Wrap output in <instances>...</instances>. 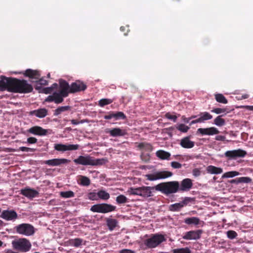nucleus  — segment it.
<instances>
[{"label":"nucleus","mask_w":253,"mask_h":253,"mask_svg":"<svg viewBox=\"0 0 253 253\" xmlns=\"http://www.w3.org/2000/svg\"><path fill=\"white\" fill-rule=\"evenodd\" d=\"M20 79L0 76V90H7L10 92L18 93Z\"/></svg>","instance_id":"1"},{"label":"nucleus","mask_w":253,"mask_h":253,"mask_svg":"<svg viewBox=\"0 0 253 253\" xmlns=\"http://www.w3.org/2000/svg\"><path fill=\"white\" fill-rule=\"evenodd\" d=\"M155 190L162 193L169 195L179 191V183L177 181H172L160 183L155 186Z\"/></svg>","instance_id":"2"},{"label":"nucleus","mask_w":253,"mask_h":253,"mask_svg":"<svg viewBox=\"0 0 253 253\" xmlns=\"http://www.w3.org/2000/svg\"><path fill=\"white\" fill-rule=\"evenodd\" d=\"M104 160L95 159L89 155L80 156L74 160V162L77 165L84 166H99L103 164Z\"/></svg>","instance_id":"3"},{"label":"nucleus","mask_w":253,"mask_h":253,"mask_svg":"<svg viewBox=\"0 0 253 253\" xmlns=\"http://www.w3.org/2000/svg\"><path fill=\"white\" fill-rule=\"evenodd\" d=\"M164 235L160 234H152L150 238L144 240V245L149 249L155 248L165 241Z\"/></svg>","instance_id":"4"},{"label":"nucleus","mask_w":253,"mask_h":253,"mask_svg":"<svg viewBox=\"0 0 253 253\" xmlns=\"http://www.w3.org/2000/svg\"><path fill=\"white\" fill-rule=\"evenodd\" d=\"M16 233L30 236L34 234L35 232L34 227L29 223H21L15 226L13 228Z\"/></svg>","instance_id":"5"},{"label":"nucleus","mask_w":253,"mask_h":253,"mask_svg":"<svg viewBox=\"0 0 253 253\" xmlns=\"http://www.w3.org/2000/svg\"><path fill=\"white\" fill-rule=\"evenodd\" d=\"M12 245L15 250L22 252H28L32 246L30 241L26 238L12 241Z\"/></svg>","instance_id":"6"},{"label":"nucleus","mask_w":253,"mask_h":253,"mask_svg":"<svg viewBox=\"0 0 253 253\" xmlns=\"http://www.w3.org/2000/svg\"><path fill=\"white\" fill-rule=\"evenodd\" d=\"M116 207L107 203L97 204L91 206L90 210L94 212L106 213L115 211Z\"/></svg>","instance_id":"7"},{"label":"nucleus","mask_w":253,"mask_h":253,"mask_svg":"<svg viewBox=\"0 0 253 253\" xmlns=\"http://www.w3.org/2000/svg\"><path fill=\"white\" fill-rule=\"evenodd\" d=\"M172 173L168 171H159L151 174L145 175V177L149 181H155L165 179L172 175Z\"/></svg>","instance_id":"8"},{"label":"nucleus","mask_w":253,"mask_h":253,"mask_svg":"<svg viewBox=\"0 0 253 253\" xmlns=\"http://www.w3.org/2000/svg\"><path fill=\"white\" fill-rule=\"evenodd\" d=\"M66 97L59 91H55L51 95L48 96L45 99V102H54L58 104L64 101V98Z\"/></svg>","instance_id":"9"},{"label":"nucleus","mask_w":253,"mask_h":253,"mask_svg":"<svg viewBox=\"0 0 253 253\" xmlns=\"http://www.w3.org/2000/svg\"><path fill=\"white\" fill-rule=\"evenodd\" d=\"M224 155L229 160L235 159L237 158L244 157L247 155V152L243 150L239 149L227 151L225 153Z\"/></svg>","instance_id":"10"},{"label":"nucleus","mask_w":253,"mask_h":253,"mask_svg":"<svg viewBox=\"0 0 253 253\" xmlns=\"http://www.w3.org/2000/svg\"><path fill=\"white\" fill-rule=\"evenodd\" d=\"M79 148L78 144H63L61 143L55 144L54 148L55 150L59 152H65L66 151H73L78 150Z\"/></svg>","instance_id":"11"},{"label":"nucleus","mask_w":253,"mask_h":253,"mask_svg":"<svg viewBox=\"0 0 253 253\" xmlns=\"http://www.w3.org/2000/svg\"><path fill=\"white\" fill-rule=\"evenodd\" d=\"M203 231L202 229H198L197 230H191L188 232H185L182 238L185 240H198L199 239L201 235L203 233Z\"/></svg>","instance_id":"12"},{"label":"nucleus","mask_w":253,"mask_h":253,"mask_svg":"<svg viewBox=\"0 0 253 253\" xmlns=\"http://www.w3.org/2000/svg\"><path fill=\"white\" fill-rule=\"evenodd\" d=\"M33 90L32 85L28 83L25 80H20L18 93H28L31 92Z\"/></svg>","instance_id":"13"},{"label":"nucleus","mask_w":253,"mask_h":253,"mask_svg":"<svg viewBox=\"0 0 253 253\" xmlns=\"http://www.w3.org/2000/svg\"><path fill=\"white\" fill-rule=\"evenodd\" d=\"M58 91L66 97L70 93V85L66 81L63 79H60L59 80Z\"/></svg>","instance_id":"14"},{"label":"nucleus","mask_w":253,"mask_h":253,"mask_svg":"<svg viewBox=\"0 0 253 253\" xmlns=\"http://www.w3.org/2000/svg\"><path fill=\"white\" fill-rule=\"evenodd\" d=\"M86 85L84 83L79 80L76 81L70 85V93L84 91L86 89Z\"/></svg>","instance_id":"15"},{"label":"nucleus","mask_w":253,"mask_h":253,"mask_svg":"<svg viewBox=\"0 0 253 253\" xmlns=\"http://www.w3.org/2000/svg\"><path fill=\"white\" fill-rule=\"evenodd\" d=\"M0 217L7 221L15 220L18 218V214L14 210H3Z\"/></svg>","instance_id":"16"},{"label":"nucleus","mask_w":253,"mask_h":253,"mask_svg":"<svg viewBox=\"0 0 253 253\" xmlns=\"http://www.w3.org/2000/svg\"><path fill=\"white\" fill-rule=\"evenodd\" d=\"M197 133L201 134L202 135H213L218 134L219 131L215 127H210L208 128H199L197 129Z\"/></svg>","instance_id":"17"},{"label":"nucleus","mask_w":253,"mask_h":253,"mask_svg":"<svg viewBox=\"0 0 253 253\" xmlns=\"http://www.w3.org/2000/svg\"><path fill=\"white\" fill-rule=\"evenodd\" d=\"M107 133H109L113 137L124 136L127 134L126 129H121L119 127H115L112 129H107L106 130Z\"/></svg>","instance_id":"18"},{"label":"nucleus","mask_w":253,"mask_h":253,"mask_svg":"<svg viewBox=\"0 0 253 253\" xmlns=\"http://www.w3.org/2000/svg\"><path fill=\"white\" fill-rule=\"evenodd\" d=\"M20 194L29 199H33L39 196V192L34 189L25 188L20 190Z\"/></svg>","instance_id":"19"},{"label":"nucleus","mask_w":253,"mask_h":253,"mask_svg":"<svg viewBox=\"0 0 253 253\" xmlns=\"http://www.w3.org/2000/svg\"><path fill=\"white\" fill-rule=\"evenodd\" d=\"M193 186L192 180L190 178H185L183 179L180 184H179V191H188Z\"/></svg>","instance_id":"20"},{"label":"nucleus","mask_w":253,"mask_h":253,"mask_svg":"<svg viewBox=\"0 0 253 253\" xmlns=\"http://www.w3.org/2000/svg\"><path fill=\"white\" fill-rule=\"evenodd\" d=\"M27 131L32 134L39 136H44L47 134V130L38 126L30 128Z\"/></svg>","instance_id":"21"},{"label":"nucleus","mask_w":253,"mask_h":253,"mask_svg":"<svg viewBox=\"0 0 253 253\" xmlns=\"http://www.w3.org/2000/svg\"><path fill=\"white\" fill-rule=\"evenodd\" d=\"M23 75L24 76L31 79L32 81H36L41 77V73L39 71L31 69H27L23 73Z\"/></svg>","instance_id":"22"},{"label":"nucleus","mask_w":253,"mask_h":253,"mask_svg":"<svg viewBox=\"0 0 253 253\" xmlns=\"http://www.w3.org/2000/svg\"><path fill=\"white\" fill-rule=\"evenodd\" d=\"M68 162L69 161L66 159H53L44 161L43 163L48 166H57Z\"/></svg>","instance_id":"23"},{"label":"nucleus","mask_w":253,"mask_h":253,"mask_svg":"<svg viewBox=\"0 0 253 253\" xmlns=\"http://www.w3.org/2000/svg\"><path fill=\"white\" fill-rule=\"evenodd\" d=\"M48 111L45 108H40L29 112L31 116H35L39 118H43L47 115Z\"/></svg>","instance_id":"24"},{"label":"nucleus","mask_w":253,"mask_h":253,"mask_svg":"<svg viewBox=\"0 0 253 253\" xmlns=\"http://www.w3.org/2000/svg\"><path fill=\"white\" fill-rule=\"evenodd\" d=\"M180 145L184 148L190 149L194 146L195 143L190 140V136H186L181 139Z\"/></svg>","instance_id":"25"},{"label":"nucleus","mask_w":253,"mask_h":253,"mask_svg":"<svg viewBox=\"0 0 253 253\" xmlns=\"http://www.w3.org/2000/svg\"><path fill=\"white\" fill-rule=\"evenodd\" d=\"M155 190V186H142L141 187V196L143 197H148L152 196V190Z\"/></svg>","instance_id":"26"},{"label":"nucleus","mask_w":253,"mask_h":253,"mask_svg":"<svg viewBox=\"0 0 253 253\" xmlns=\"http://www.w3.org/2000/svg\"><path fill=\"white\" fill-rule=\"evenodd\" d=\"M184 223L188 225H197L198 224H200L201 223H202V226H203L204 223V221H201L200 219L197 217H187L184 219Z\"/></svg>","instance_id":"27"},{"label":"nucleus","mask_w":253,"mask_h":253,"mask_svg":"<svg viewBox=\"0 0 253 253\" xmlns=\"http://www.w3.org/2000/svg\"><path fill=\"white\" fill-rule=\"evenodd\" d=\"M208 173L213 174H220L223 172V169L221 168L216 167L214 166L210 165L206 168Z\"/></svg>","instance_id":"28"},{"label":"nucleus","mask_w":253,"mask_h":253,"mask_svg":"<svg viewBox=\"0 0 253 253\" xmlns=\"http://www.w3.org/2000/svg\"><path fill=\"white\" fill-rule=\"evenodd\" d=\"M32 82L36 83L35 89L38 90H40L42 89V85H46L48 84L47 81L44 79L43 78L41 77L36 81H32Z\"/></svg>","instance_id":"29"},{"label":"nucleus","mask_w":253,"mask_h":253,"mask_svg":"<svg viewBox=\"0 0 253 253\" xmlns=\"http://www.w3.org/2000/svg\"><path fill=\"white\" fill-rule=\"evenodd\" d=\"M156 156L161 160H169L170 154L164 150H158L156 152Z\"/></svg>","instance_id":"30"},{"label":"nucleus","mask_w":253,"mask_h":253,"mask_svg":"<svg viewBox=\"0 0 253 253\" xmlns=\"http://www.w3.org/2000/svg\"><path fill=\"white\" fill-rule=\"evenodd\" d=\"M138 147L143 150L151 152L152 151L153 147L150 143L147 142H141L139 143Z\"/></svg>","instance_id":"31"},{"label":"nucleus","mask_w":253,"mask_h":253,"mask_svg":"<svg viewBox=\"0 0 253 253\" xmlns=\"http://www.w3.org/2000/svg\"><path fill=\"white\" fill-rule=\"evenodd\" d=\"M97 196L99 199L104 201L108 200L110 197L109 193L103 190H99L97 192Z\"/></svg>","instance_id":"32"},{"label":"nucleus","mask_w":253,"mask_h":253,"mask_svg":"<svg viewBox=\"0 0 253 253\" xmlns=\"http://www.w3.org/2000/svg\"><path fill=\"white\" fill-rule=\"evenodd\" d=\"M71 107L69 106H60L58 107L54 111V116H57L61 114L62 112L70 110Z\"/></svg>","instance_id":"33"},{"label":"nucleus","mask_w":253,"mask_h":253,"mask_svg":"<svg viewBox=\"0 0 253 253\" xmlns=\"http://www.w3.org/2000/svg\"><path fill=\"white\" fill-rule=\"evenodd\" d=\"M214 97L216 101L220 103L227 104L228 103L227 99L221 93H217L214 94Z\"/></svg>","instance_id":"34"},{"label":"nucleus","mask_w":253,"mask_h":253,"mask_svg":"<svg viewBox=\"0 0 253 253\" xmlns=\"http://www.w3.org/2000/svg\"><path fill=\"white\" fill-rule=\"evenodd\" d=\"M107 225L110 230H113L117 226V220L115 219L107 218Z\"/></svg>","instance_id":"35"},{"label":"nucleus","mask_w":253,"mask_h":253,"mask_svg":"<svg viewBox=\"0 0 253 253\" xmlns=\"http://www.w3.org/2000/svg\"><path fill=\"white\" fill-rule=\"evenodd\" d=\"M199 116L202 123L212 118V116L207 112L201 113Z\"/></svg>","instance_id":"36"},{"label":"nucleus","mask_w":253,"mask_h":253,"mask_svg":"<svg viewBox=\"0 0 253 253\" xmlns=\"http://www.w3.org/2000/svg\"><path fill=\"white\" fill-rule=\"evenodd\" d=\"M83 241V239L81 238H75L70 240V243L71 245L76 248H78L81 245H82Z\"/></svg>","instance_id":"37"},{"label":"nucleus","mask_w":253,"mask_h":253,"mask_svg":"<svg viewBox=\"0 0 253 253\" xmlns=\"http://www.w3.org/2000/svg\"><path fill=\"white\" fill-rule=\"evenodd\" d=\"M59 195L64 198H73L75 196V193L72 191L60 192Z\"/></svg>","instance_id":"38"},{"label":"nucleus","mask_w":253,"mask_h":253,"mask_svg":"<svg viewBox=\"0 0 253 253\" xmlns=\"http://www.w3.org/2000/svg\"><path fill=\"white\" fill-rule=\"evenodd\" d=\"M222 115H220L217 116L214 120V124L219 126H224L225 124V121L224 119H222Z\"/></svg>","instance_id":"39"},{"label":"nucleus","mask_w":253,"mask_h":253,"mask_svg":"<svg viewBox=\"0 0 253 253\" xmlns=\"http://www.w3.org/2000/svg\"><path fill=\"white\" fill-rule=\"evenodd\" d=\"M182 208H183L182 204L178 203L170 205L169 207V210L172 211H179Z\"/></svg>","instance_id":"40"},{"label":"nucleus","mask_w":253,"mask_h":253,"mask_svg":"<svg viewBox=\"0 0 253 253\" xmlns=\"http://www.w3.org/2000/svg\"><path fill=\"white\" fill-rule=\"evenodd\" d=\"M128 192L131 195H138L141 196L142 195L141 187L138 188H130L129 189Z\"/></svg>","instance_id":"41"},{"label":"nucleus","mask_w":253,"mask_h":253,"mask_svg":"<svg viewBox=\"0 0 253 253\" xmlns=\"http://www.w3.org/2000/svg\"><path fill=\"white\" fill-rule=\"evenodd\" d=\"M80 184L83 186H88L90 184V179L85 176H80Z\"/></svg>","instance_id":"42"},{"label":"nucleus","mask_w":253,"mask_h":253,"mask_svg":"<svg viewBox=\"0 0 253 253\" xmlns=\"http://www.w3.org/2000/svg\"><path fill=\"white\" fill-rule=\"evenodd\" d=\"M239 174V172L236 171H231L224 173L222 176V178H229V177H233L234 176H237Z\"/></svg>","instance_id":"43"},{"label":"nucleus","mask_w":253,"mask_h":253,"mask_svg":"<svg viewBox=\"0 0 253 253\" xmlns=\"http://www.w3.org/2000/svg\"><path fill=\"white\" fill-rule=\"evenodd\" d=\"M116 201L118 204H125L127 202V198L124 195H120L116 197Z\"/></svg>","instance_id":"44"},{"label":"nucleus","mask_w":253,"mask_h":253,"mask_svg":"<svg viewBox=\"0 0 253 253\" xmlns=\"http://www.w3.org/2000/svg\"><path fill=\"white\" fill-rule=\"evenodd\" d=\"M113 101V100L111 99H108V98H103L101 99L99 101V105L100 107H104V106L106 105H108L112 103Z\"/></svg>","instance_id":"45"},{"label":"nucleus","mask_w":253,"mask_h":253,"mask_svg":"<svg viewBox=\"0 0 253 253\" xmlns=\"http://www.w3.org/2000/svg\"><path fill=\"white\" fill-rule=\"evenodd\" d=\"M172 253H191V250L187 247L175 249L172 250Z\"/></svg>","instance_id":"46"},{"label":"nucleus","mask_w":253,"mask_h":253,"mask_svg":"<svg viewBox=\"0 0 253 253\" xmlns=\"http://www.w3.org/2000/svg\"><path fill=\"white\" fill-rule=\"evenodd\" d=\"M226 235L227 237L231 240L236 238L238 235L236 232L234 230H229L227 231Z\"/></svg>","instance_id":"47"},{"label":"nucleus","mask_w":253,"mask_h":253,"mask_svg":"<svg viewBox=\"0 0 253 253\" xmlns=\"http://www.w3.org/2000/svg\"><path fill=\"white\" fill-rule=\"evenodd\" d=\"M177 128L182 132H186L189 129L190 127L184 124H181L178 125Z\"/></svg>","instance_id":"48"},{"label":"nucleus","mask_w":253,"mask_h":253,"mask_svg":"<svg viewBox=\"0 0 253 253\" xmlns=\"http://www.w3.org/2000/svg\"><path fill=\"white\" fill-rule=\"evenodd\" d=\"M194 201V199L191 197H185L183 200L180 202L181 204H182V205L183 206V207L184 206H186L188 205L189 203H191L192 202Z\"/></svg>","instance_id":"49"},{"label":"nucleus","mask_w":253,"mask_h":253,"mask_svg":"<svg viewBox=\"0 0 253 253\" xmlns=\"http://www.w3.org/2000/svg\"><path fill=\"white\" fill-rule=\"evenodd\" d=\"M212 113H214L216 114H219L221 113H225L226 112V108H213L211 110Z\"/></svg>","instance_id":"50"},{"label":"nucleus","mask_w":253,"mask_h":253,"mask_svg":"<svg viewBox=\"0 0 253 253\" xmlns=\"http://www.w3.org/2000/svg\"><path fill=\"white\" fill-rule=\"evenodd\" d=\"M238 181L240 183H250L252 181V179L248 177H239Z\"/></svg>","instance_id":"51"},{"label":"nucleus","mask_w":253,"mask_h":253,"mask_svg":"<svg viewBox=\"0 0 253 253\" xmlns=\"http://www.w3.org/2000/svg\"><path fill=\"white\" fill-rule=\"evenodd\" d=\"M88 198L91 200H98L99 199L97 193L90 192L88 194Z\"/></svg>","instance_id":"52"},{"label":"nucleus","mask_w":253,"mask_h":253,"mask_svg":"<svg viewBox=\"0 0 253 253\" xmlns=\"http://www.w3.org/2000/svg\"><path fill=\"white\" fill-rule=\"evenodd\" d=\"M116 120L120 119L125 120L126 119V116L122 112H116Z\"/></svg>","instance_id":"53"},{"label":"nucleus","mask_w":253,"mask_h":253,"mask_svg":"<svg viewBox=\"0 0 253 253\" xmlns=\"http://www.w3.org/2000/svg\"><path fill=\"white\" fill-rule=\"evenodd\" d=\"M19 150L23 151V152H33L35 151V149L22 146V147H19Z\"/></svg>","instance_id":"54"},{"label":"nucleus","mask_w":253,"mask_h":253,"mask_svg":"<svg viewBox=\"0 0 253 253\" xmlns=\"http://www.w3.org/2000/svg\"><path fill=\"white\" fill-rule=\"evenodd\" d=\"M171 166L174 169H180L182 167V165L177 162H172Z\"/></svg>","instance_id":"55"},{"label":"nucleus","mask_w":253,"mask_h":253,"mask_svg":"<svg viewBox=\"0 0 253 253\" xmlns=\"http://www.w3.org/2000/svg\"><path fill=\"white\" fill-rule=\"evenodd\" d=\"M192 174L195 177H198L201 175V171L199 169L195 168L193 169Z\"/></svg>","instance_id":"56"},{"label":"nucleus","mask_w":253,"mask_h":253,"mask_svg":"<svg viewBox=\"0 0 253 253\" xmlns=\"http://www.w3.org/2000/svg\"><path fill=\"white\" fill-rule=\"evenodd\" d=\"M37 139L34 137H30L27 138V141L29 144H35L37 142Z\"/></svg>","instance_id":"57"},{"label":"nucleus","mask_w":253,"mask_h":253,"mask_svg":"<svg viewBox=\"0 0 253 253\" xmlns=\"http://www.w3.org/2000/svg\"><path fill=\"white\" fill-rule=\"evenodd\" d=\"M166 117L168 119L173 120L174 122H175L177 119V117L175 115H171L169 113L166 114Z\"/></svg>","instance_id":"58"},{"label":"nucleus","mask_w":253,"mask_h":253,"mask_svg":"<svg viewBox=\"0 0 253 253\" xmlns=\"http://www.w3.org/2000/svg\"><path fill=\"white\" fill-rule=\"evenodd\" d=\"M70 121H71V123L74 125H77L80 124H83L86 122L85 120H82L81 121H79L77 120H74V119L71 120Z\"/></svg>","instance_id":"59"},{"label":"nucleus","mask_w":253,"mask_h":253,"mask_svg":"<svg viewBox=\"0 0 253 253\" xmlns=\"http://www.w3.org/2000/svg\"><path fill=\"white\" fill-rule=\"evenodd\" d=\"M51 88L50 87H45L42 89V92L45 94H48L51 93Z\"/></svg>","instance_id":"60"},{"label":"nucleus","mask_w":253,"mask_h":253,"mask_svg":"<svg viewBox=\"0 0 253 253\" xmlns=\"http://www.w3.org/2000/svg\"><path fill=\"white\" fill-rule=\"evenodd\" d=\"M119 253H135V252L129 249H123L121 250Z\"/></svg>","instance_id":"61"},{"label":"nucleus","mask_w":253,"mask_h":253,"mask_svg":"<svg viewBox=\"0 0 253 253\" xmlns=\"http://www.w3.org/2000/svg\"><path fill=\"white\" fill-rule=\"evenodd\" d=\"M225 136H223V135H217L216 137H215V140H217V141H224L225 140Z\"/></svg>","instance_id":"62"},{"label":"nucleus","mask_w":253,"mask_h":253,"mask_svg":"<svg viewBox=\"0 0 253 253\" xmlns=\"http://www.w3.org/2000/svg\"><path fill=\"white\" fill-rule=\"evenodd\" d=\"M104 118L106 120H110L112 119L111 111L109 112L107 115H105L104 116Z\"/></svg>","instance_id":"63"},{"label":"nucleus","mask_w":253,"mask_h":253,"mask_svg":"<svg viewBox=\"0 0 253 253\" xmlns=\"http://www.w3.org/2000/svg\"><path fill=\"white\" fill-rule=\"evenodd\" d=\"M58 85L57 83L53 84L50 87L51 88V90L53 91L54 89L57 88Z\"/></svg>","instance_id":"64"}]
</instances>
